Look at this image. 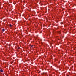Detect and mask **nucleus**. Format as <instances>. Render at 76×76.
Masks as SVG:
<instances>
[{"label": "nucleus", "mask_w": 76, "mask_h": 76, "mask_svg": "<svg viewBox=\"0 0 76 76\" xmlns=\"http://www.w3.org/2000/svg\"><path fill=\"white\" fill-rule=\"evenodd\" d=\"M0 72H3V70H2V69H1V70H0Z\"/></svg>", "instance_id": "1"}, {"label": "nucleus", "mask_w": 76, "mask_h": 76, "mask_svg": "<svg viewBox=\"0 0 76 76\" xmlns=\"http://www.w3.org/2000/svg\"><path fill=\"white\" fill-rule=\"evenodd\" d=\"M2 31L3 32H4V28L2 29Z\"/></svg>", "instance_id": "2"}, {"label": "nucleus", "mask_w": 76, "mask_h": 76, "mask_svg": "<svg viewBox=\"0 0 76 76\" xmlns=\"http://www.w3.org/2000/svg\"><path fill=\"white\" fill-rule=\"evenodd\" d=\"M10 27H12V26L11 24H10Z\"/></svg>", "instance_id": "3"}, {"label": "nucleus", "mask_w": 76, "mask_h": 76, "mask_svg": "<svg viewBox=\"0 0 76 76\" xmlns=\"http://www.w3.org/2000/svg\"><path fill=\"white\" fill-rule=\"evenodd\" d=\"M34 47V46H33V45L31 46V47Z\"/></svg>", "instance_id": "4"}, {"label": "nucleus", "mask_w": 76, "mask_h": 76, "mask_svg": "<svg viewBox=\"0 0 76 76\" xmlns=\"http://www.w3.org/2000/svg\"><path fill=\"white\" fill-rule=\"evenodd\" d=\"M20 48H18V49H19Z\"/></svg>", "instance_id": "5"}, {"label": "nucleus", "mask_w": 76, "mask_h": 76, "mask_svg": "<svg viewBox=\"0 0 76 76\" xmlns=\"http://www.w3.org/2000/svg\"><path fill=\"white\" fill-rule=\"evenodd\" d=\"M67 76H69V75H67Z\"/></svg>", "instance_id": "6"}]
</instances>
